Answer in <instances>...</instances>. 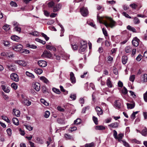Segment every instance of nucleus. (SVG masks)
Here are the masks:
<instances>
[{"instance_id": "1", "label": "nucleus", "mask_w": 147, "mask_h": 147, "mask_svg": "<svg viewBox=\"0 0 147 147\" xmlns=\"http://www.w3.org/2000/svg\"><path fill=\"white\" fill-rule=\"evenodd\" d=\"M97 20L99 21V22L100 23L104 24L107 28L110 27L112 28L115 26L116 22L112 18H109L110 23H109L107 21L103 20L102 17H100L98 16H97Z\"/></svg>"}, {"instance_id": "2", "label": "nucleus", "mask_w": 147, "mask_h": 147, "mask_svg": "<svg viewBox=\"0 0 147 147\" xmlns=\"http://www.w3.org/2000/svg\"><path fill=\"white\" fill-rule=\"evenodd\" d=\"M80 47L79 49V52L82 53L84 52L87 47L86 42L84 40H81L80 42Z\"/></svg>"}, {"instance_id": "3", "label": "nucleus", "mask_w": 147, "mask_h": 147, "mask_svg": "<svg viewBox=\"0 0 147 147\" xmlns=\"http://www.w3.org/2000/svg\"><path fill=\"white\" fill-rule=\"evenodd\" d=\"M40 84L38 82H33L32 87L36 91H39L40 89Z\"/></svg>"}, {"instance_id": "4", "label": "nucleus", "mask_w": 147, "mask_h": 147, "mask_svg": "<svg viewBox=\"0 0 147 147\" xmlns=\"http://www.w3.org/2000/svg\"><path fill=\"white\" fill-rule=\"evenodd\" d=\"M11 78L13 80L16 82H18L19 80V78L18 75L16 73H12L10 75Z\"/></svg>"}, {"instance_id": "5", "label": "nucleus", "mask_w": 147, "mask_h": 147, "mask_svg": "<svg viewBox=\"0 0 147 147\" xmlns=\"http://www.w3.org/2000/svg\"><path fill=\"white\" fill-rule=\"evenodd\" d=\"M23 46L21 44H18L13 46L12 49L16 51H20L22 49Z\"/></svg>"}, {"instance_id": "6", "label": "nucleus", "mask_w": 147, "mask_h": 147, "mask_svg": "<svg viewBox=\"0 0 147 147\" xmlns=\"http://www.w3.org/2000/svg\"><path fill=\"white\" fill-rule=\"evenodd\" d=\"M42 56L43 57L50 58L52 56V54L49 51H45L43 52Z\"/></svg>"}, {"instance_id": "7", "label": "nucleus", "mask_w": 147, "mask_h": 147, "mask_svg": "<svg viewBox=\"0 0 147 147\" xmlns=\"http://www.w3.org/2000/svg\"><path fill=\"white\" fill-rule=\"evenodd\" d=\"M82 15L84 16H86L88 14V11L86 8L83 7L80 9Z\"/></svg>"}, {"instance_id": "8", "label": "nucleus", "mask_w": 147, "mask_h": 147, "mask_svg": "<svg viewBox=\"0 0 147 147\" xmlns=\"http://www.w3.org/2000/svg\"><path fill=\"white\" fill-rule=\"evenodd\" d=\"M38 63L40 66L42 67H46L47 65V62L43 60L39 61H38Z\"/></svg>"}, {"instance_id": "9", "label": "nucleus", "mask_w": 147, "mask_h": 147, "mask_svg": "<svg viewBox=\"0 0 147 147\" xmlns=\"http://www.w3.org/2000/svg\"><path fill=\"white\" fill-rule=\"evenodd\" d=\"M22 102L25 105L29 106L31 104V102L30 101L28 100L25 98H23L22 96Z\"/></svg>"}, {"instance_id": "10", "label": "nucleus", "mask_w": 147, "mask_h": 147, "mask_svg": "<svg viewBox=\"0 0 147 147\" xmlns=\"http://www.w3.org/2000/svg\"><path fill=\"white\" fill-rule=\"evenodd\" d=\"M9 55V53L7 52V51L5 52H2L1 53V55L2 56L8 57L9 58L14 57V55L13 53H11L10 55Z\"/></svg>"}, {"instance_id": "11", "label": "nucleus", "mask_w": 147, "mask_h": 147, "mask_svg": "<svg viewBox=\"0 0 147 147\" xmlns=\"http://www.w3.org/2000/svg\"><path fill=\"white\" fill-rule=\"evenodd\" d=\"M70 80L72 83L74 84L76 82V80L74 73L71 72L70 73Z\"/></svg>"}, {"instance_id": "12", "label": "nucleus", "mask_w": 147, "mask_h": 147, "mask_svg": "<svg viewBox=\"0 0 147 147\" xmlns=\"http://www.w3.org/2000/svg\"><path fill=\"white\" fill-rule=\"evenodd\" d=\"M141 82L142 83H144L147 82V74H144L141 77Z\"/></svg>"}, {"instance_id": "13", "label": "nucleus", "mask_w": 147, "mask_h": 147, "mask_svg": "<svg viewBox=\"0 0 147 147\" xmlns=\"http://www.w3.org/2000/svg\"><path fill=\"white\" fill-rule=\"evenodd\" d=\"M7 68L9 69L10 71H13L16 70L17 68L15 65H7Z\"/></svg>"}, {"instance_id": "14", "label": "nucleus", "mask_w": 147, "mask_h": 147, "mask_svg": "<svg viewBox=\"0 0 147 147\" xmlns=\"http://www.w3.org/2000/svg\"><path fill=\"white\" fill-rule=\"evenodd\" d=\"M62 5L61 4H58L54 6L53 9V12H56L59 11Z\"/></svg>"}, {"instance_id": "15", "label": "nucleus", "mask_w": 147, "mask_h": 147, "mask_svg": "<svg viewBox=\"0 0 147 147\" xmlns=\"http://www.w3.org/2000/svg\"><path fill=\"white\" fill-rule=\"evenodd\" d=\"M139 39L137 38H134L132 42L133 45L135 47L138 46L139 45Z\"/></svg>"}, {"instance_id": "16", "label": "nucleus", "mask_w": 147, "mask_h": 147, "mask_svg": "<svg viewBox=\"0 0 147 147\" xmlns=\"http://www.w3.org/2000/svg\"><path fill=\"white\" fill-rule=\"evenodd\" d=\"M15 63L23 66H25L27 65L26 62L23 61H16Z\"/></svg>"}, {"instance_id": "17", "label": "nucleus", "mask_w": 147, "mask_h": 147, "mask_svg": "<svg viewBox=\"0 0 147 147\" xmlns=\"http://www.w3.org/2000/svg\"><path fill=\"white\" fill-rule=\"evenodd\" d=\"M121 100L120 99L116 100L115 102V106L117 108L119 109L121 106Z\"/></svg>"}, {"instance_id": "18", "label": "nucleus", "mask_w": 147, "mask_h": 147, "mask_svg": "<svg viewBox=\"0 0 147 147\" xmlns=\"http://www.w3.org/2000/svg\"><path fill=\"white\" fill-rule=\"evenodd\" d=\"M95 109L96 112L97 113V114L98 115H102V111L100 107H96Z\"/></svg>"}, {"instance_id": "19", "label": "nucleus", "mask_w": 147, "mask_h": 147, "mask_svg": "<svg viewBox=\"0 0 147 147\" xmlns=\"http://www.w3.org/2000/svg\"><path fill=\"white\" fill-rule=\"evenodd\" d=\"M118 125L119 123H118L115 122L108 125V126L110 127L117 128L118 127Z\"/></svg>"}, {"instance_id": "20", "label": "nucleus", "mask_w": 147, "mask_h": 147, "mask_svg": "<svg viewBox=\"0 0 147 147\" xmlns=\"http://www.w3.org/2000/svg\"><path fill=\"white\" fill-rule=\"evenodd\" d=\"M40 79L43 82L46 84H48L49 83V81L48 79L44 76H41L40 77Z\"/></svg>"}, {"instance_id": "21", "label": "nucleus", "mask_w": 147, "mask_h": 147, "mask_svg": "<svg viewBox=\"0 0 147 147\" xmlns=\"http://www.w3.org/2000/svg\"><path fill=\"white\" fill-rule=\"evenodd\" d=\"M127 109H131L134 108L135 106V104L134 102L132 103H127Z\"/></svg>"}, {"instance_id": "22", "label": "nucleus", "mask_w": 147, "mask_h": 147, "mask_svg": "<svg viewBox=\"0 0 147 147\" xmlns=\"http://www.w3.org/2000/svg\"><path fill=\"white\" fill-rule=\"evenodd\" d=\"M128 60V57L126 56H123L122 57V62L123 64L126 63Z\"/></svg>"}, {"instance_id": "23", "label": "nucleus", "mask_w": 147, "mask_h": 147, "mask_svg": "<svg viewBox=\"0 0 147 147\" xmlns=\"http://www.w3.org/2000/svg\"><path fill=\"white\" fill-rule=\"evenodd\" d=\"M20 112L19 110L16 109H13V114L17 117L20 116Z\"/></svg>"}, {"instance_id": "24", "label": "nucleus", "mask_w": 147, "mask_h": 147, "mask_svg": "<svg viewBox=\"0 0 147 147\" xmlns=\"http://www.w3.org/2000/svg\"><path fill=\"white\" fill-rule=\"evenodd\" d=\"M80 44L78 42H76L72 44V49L74 50H77L78 47V46H79Z\"/></svg>"}, {"instance_id": "25", "label": "nucleus", "mask_w": 147, "mask_h": 147, "mask_svg": "<svg viewBox=\"0 0 147 147\" xmlns=\"http://www.w3.org/2000/svg\"><path fill=\"white\" fill-rule=\"evenodd\" d=\"M123 136L124 135L123 134L120 133L117 136V138L115 139L119 141L120 142L121 141Z\"/></svg>"}, {"instance_id": "26", "label": "nucleus", "mask_w": 147, "mask_h": 147, "mask_svg": "<svg viewBox=\"0 0 147 147\" xmlns=\"http://www.w3.org/2000/svg\"><path fill=\"white\" fill-rule=\"evenodd\" d=\"M46 48L47 49H49L51 51L53 50V51H55L56 50V49L55 47L49 45H47Z\"/></svg>"}, {"instance_id": "27", "label": "nucleus", "mask_w": 147, "mask_h": 147, "mask_svg": "<svg viewBox=\"0 0 147 147\" xmlns=\"http://www.w3.org/2000/svg\"><path fill=\"white\" fill-rule=\"evenodd\" d=\"M107 84L109 87L111 88L112 87V84L111 81H110V78H108L107 79Z\"/></svg>"}, {"instance_id": "28", "label": "nucleus", "mask_w": 147, "mask_h": 147, "mask_svg": "<svg viewBox=\"0 0 147 147\" xmlns=\"http://www.w3.org/2000/svg\"><path fill=\"white\" fill-rule=\"evenodd\" d=\"M11 38L13 40L17 42L20 39L19 37L16 35L11 36Z\"/></svg>"}, {"instance_id": "29", "label": "nucleus", "mask_w": 147, "mask_h": 147, "mask_svg": "<svg viewBox=\"0 0 147 147\" xmlns=\"http://www.w3.org/2000/svg\"><path fill=\"white\" fill-rule=\"evenodd\" d=\"M36 142L38 144H42L44 142L43 140L40 138L36 137Z\"/></svg>"}, {"instance_id": "30", "label": "nucleus", "mask_w": 147, "mask_h": 147, "mask_svg": "<svg viewBox=\"0 0 147 147\" xmlns=\"http://www.w3.org/2000/svg\"><path fill=\"white\" fill-rule=\"evenodd\" d=\"M3 29L5 31H8L10 28V26L8 24H5L3 27Z\"/></svg>"}, {"instance_id": "31", "label": "nucleus", "mask_w": 147, "mask_h": 147, "mask_svg": "<svg viewBox=\"0 0 147 147\" xmlns=\"http://www.w3.org/2000/svg\"><path fill=\"white\" fill-rule=\"evenodd\" d=\"M140 133L143 136H146L147 135V129L145 127H144Z\"/></svg>"}, {"instance_id": "32", "label": "nucleus", "mask_w": 147, "mask_h": 147, "mask_svg": "<svg viewBox=\"0 0 147 147\" xmlns=\"http://www.w3.org/2000/svg\"><path fill=\"white\" fill-rule=\"evenodd\" d=\"M105 127L102 125L96 126L95 129L97 130H103L105 129Z\"/></svg>"}, {"instance_id": "33", "label": "nucleus", "mask_w": 147, "mask_h": 147, "mask_svg": "<svg viewBox=\"0 0 147 147\" xmlns=\"http://www.w3.org/2000/svg\"><path fill=\"white\" fill-rule=\"evenodd\" d=\"M127 28V29L133 32H136V30L134 28L132 27L129 25L128 26Z\"/></svg>"}, {"instance_id": "34", "label": "nucleus", "mask_w": 147, "mask_h": 147, "mask_svg": "<svg viewBox=\"0 0 147 147\" xmlns=\"http://www.w3.org/2000/svg\"><path fill=\"white\" fill-rule=\"evenodd\" d=\"M125 50L126 53H128L131 52L132 50V48L130 46H127L125 47Z\"/></svg>"}, {"instance_id": "35", "label": "nucleus", "mask_w": 147, "mask_h": 147, "mask_svg": "<svg viewBox=\"0 0 147 147\" xmlns=\"http://www.w3.org/2000/svg\"><path fill=\"white\" fill-rule=\"evenodd\" d=\"M26 74L27 76L29 77H30L32 78H34V75L30 73L28 71H26Z\"/></svg>"}, {"instance_id": "36", "label": "nucleus", "mask_w": 147, "mask_h": 147, "mask_svg": "<svg viewBox=\"0 0 147 147\" xmlns=\"http://www.w3.org/2000/svg\"><path fill=\"white\" fill-rule=\"evenodd\" d=\"M1 86L2 89L6 93H8L9 92V90L8 88H7L4 85H2Z\"/></svg>"}, {"instance_id": "37", "label": "nucleus", "mask_w": 147, "mask_h": 147, "mask_svg": "<svg viewBox=\"0 0 147 147\" xmlns=\"http://www.w3.org/2000/svg\"><path fill=\"white\" fill-rule=\"evenodd\" d=\"M13 123L17 125L19 124V122L18 119L16 118H13L12 119Z\"/></svg>"}, {"instance_id": "38", "label": "nucleus", "mask_w": 147, "mask_h": 147, "mask_svg": "<svg viewBox=\"0 0 147 147\" xmlns=\"http://www.w3.org/2000/svg\"><path fill=\"white\" fill-rule=\"evenodd\" d=\"M35 71L36 73L37 74H40L42 72V70L39 68H36L35 69Z\"/></svg>"}, {"instance_id": "39", "label": "nucleus", "mask_w": 147, "mask_h": 147, "mask_svg": "<svg viewBox=\"0 0 147 147\" xmlns=\"http://www.w3.org/2000/svg\"><path fill=\"white\" fill-rule=\"evenodd\" d=\"M40 102L46 106H48L49 105V103L47 102L45 100L42 98H41L40 99Z\"/></svg>"}, {"instance_id": "40", "label": "nucleus", "mask_w": 147, "mask_h": 147, "mask_svg": "<svg viewBox=\"0 0 147 147\" xmlns=\"http://www.w3.org/2000/svg\"><path fill=\"white\" fill-rule=\"evenodd\" d=\"M2 119L4 120L5 121H6L8 123H10V120L8 118L4 115H3L1 116Z\"/></svg>"}, {"instance_id": "41", "label": "nucleus", "mask_w": 147, "mask_h": 147, "mask_svg": "<svg viewBox=\"0 0 147 147\" xmlns=\"http://www.w3.org/2000/svg\"><path fill=\"white\" fill-rule=\"evenodd\" d=\"M29 34L32 35L34 36H39V35L38 32L37 31L32 32H31Z\"/></svg>"}, {"instance_id": "42", "label": "nucleus", "mask_w": 147, "mask_h": 147, "mask_svg": "<svg viewBox=\"0 0 147 147\" xmlns=\"http://www.w3.org/2000/svg\"><path fill=\"white\" fill-rule=\"evenodd\" d=\"M139 112V111H137L134 112H133V113H132V114H131V119L132 120H133L134 119H135L136 114H137L138 113V112Z\"/></svg>"}, {"instance_id": "43", "label": "nucleus", "mask_w": 147, "mask_h": 147, "mask_svg": "<svg viewBox=\"0 0 147 147\" xmlns=\"http://www.w3.org/2000/svg\"><path fill=\"white\" fill-rule=\"evenodd\" d=\"M48 6L49 7H53L55 5V3L53 1L49 2L48 4Z\"/></svg>"}, {"instance_id": "44", "label": "nucleus", "mask_w": 147, "mask_h": 147, "mask_svg": "<svg viewBox=\"0 0 147 147\" xmlns=\"http://www.w3.org/2000/svg\"><path fill=\"white\" fill-rule=\"evenodd\" d=\"M81 123V120L80 119H77L76 120H75L74 122V123L76 125H78L80 124Z\"/></svg>"}, {"instance_id": "45", "label": "nucleus", "mask_w": 147, "mask_h": 147, "mask_svg": "<svg viewBox=\"0 0 147 147\" xmlns=\"http://www.w3.org/2000/svg\"><path fill=\"white\" fill-rule=\"evenodd\" d=\"M52 90L54 92L58 94H60L61 92L60 91L59 89L56 88H52Z\"/></svg>"}, {"instance_id": "46", "label": "nucleus", "mask_w": 147, "mask_h": 147, "mask_svg": "<svg viewBox=\"0 0 147 147\" xmlns=\"http://www.w3.org/2000/svg\"><path fill=\"white\" fill-rule=\"evenodd\" d=\"M50 115V112L48 111H46L44 115V117L46 118H48L49 117Z\"/></svg>"}, {"instance_id": "47", "label": "nucleus", "mask_w": 147, "mask_h": 147, "mask_svg": "<svg viewBox=\"0 0 147 147\" xmlns=\"http://www.w3.org/2000/svg\"><path fill=\"white\" fill-rule=\"evenodd\" d=\"M134 22L135 24H137L140 23V21L138 18L135 17L134 18Z\"/></svg>"}, {"instance_id": "48", "label": "nucleus", "mask_w": 147, "mask_h": 147, "mask_svg": "<svg viewBox=\"0 0 147 147\" xmlns=\"http://www.w3.org/2000/svg\"><path fill=\"white\" fill-rule=\"evenodd\" d=\"M11 87L14 90H16L17 89L18 85L15 83H12L11 85Z\"/></svg>"}, {"instance_id": "49", "label": "nucleus", "mask_w": 147, "mask_h": 147, "mask_svg": "<svg viewBox=\"0 0 147 147\" xmlns=\"http://www.w3.org/2000/svg\"><path fill=\"white\" fill-rule=\"evenodd\" d=\"M35 40L36 41L42 43L43 45L45 44L46 43V42L45 41H44L38 38H36Z\"/></svg>"}, {"instance_id": "50", "label": "nucleus", "mask_w": 147, "mask_h": 147, "mask_svg": "<svg viewBox=\"0 0 147 147\" xmlns=\"http://www.w3.org/2000/svg\"><path fill=\"white\" fill-rule=\"evenodd\" d=\"M92 119L96 125L98 124V119L97 117L93 116L92 117Z\"/></svg>"}, {"instance_id": "51", "label": "nucleus", "mask_w": 147, "mask_h": 147, "mask_svg": "<svg viewBox=\"0 0 147 147\" xmlns=\"http://www.w3.org/2000/svg\"><path fill=\"white\" fill-rule=\"evenodd\" d=\"M65 138L67 139H71L72 138V137L70 135H68L67 134H65L64 135Z\"/></svg>"}, {"instance_id": "52", "label": "nucleus", "mask_w": 147, "mask_h": 147, "mask_svg": "<svg viewBox=\"0 0 147 147\" xmlns=\"http://www.w3.org/2000/svg\"><path fill=\"white\" fill-rule=\"evenodd\" d=\"M129 6L134 9H136L138 7L137 5L135 3L131 4Z\"/></svg>"}, {"instance_id": "53", "label": "nucleus", "mask_w": 147, "mask_h": 147, "mask_svg": "<svg viewBox=\"0 0 147 147\" xmlns=\"http://www.w3.org/2000/svg\"><path fill=\"white\" fill-rule=\"evenodd\" d=\"M135 78V76L134 75H131L129 77V80L133 82Z\"/></svg>"}, {"instance_id": "54", "label": "nucleus", "mask_w": 147, "mask_h": 147, "mask_svg": "<svg viewBox=\"0 0 147 147\" xmlns=\"http://www.w3.org/2000/svg\"><path fill=\"white\" fill-rule=\"evenodd\" d=\"M10 5L11 6L17 7L18 5L17 3L14 1H11L10 3Z\"/></svg>"}, {"instance_id": "55", "label": "nucleus", "mask_w": 147, "mask_h": 147, "mask_svg": "<svg viewBox=\"0 0 147 147\" xmlns=\"http://www.w3.org/2000/svg\"><path fill=\"white\" fill-rule=\"evenodd\" d=\"M14 30H16V31L20 33L21 31V28L20 27L18 26L15 27L14 28Z\"/></svg>"}, {"instance_id": "56", "label": "nucleus", "mask_w": 147, "mask_h": 147, "mask_svg": "<svg viewBox=\"0 0 147 147\" xmlns=\"http://www.w3.org/2000/svg\"><path fill=\"white\" fill-rule=\"evenodd\" d=\"M94 145L93 142H92L89 144H87L85 145V147H92Z\"/></svg>"}, {"instance_id": "57", "label": "nucleus", "mask_w": 147, "mask_h": 147, "mask_svg": "<svg viewBox=\"0 0 147 147\" xmlns=\"http://www.w3.org/2000/svg\"><path fill=\"white\" fill-rule=\"evenodd\" d=\"M26 128L29 131H31L33 129V127L29 125H26Z\"/></svg>"}, {"instance_id": "58", "label": "nucleus", "mask_w": 147, "mask_h": 147, "mask_svg": "<svg viewBox=\"0 0 147 147\" xmlns=\"http://www.w3.org/2000/svg\"><path fill=\"white\" fill-rule=\"evenodd\" d=\"M122 14L123 16H124L125 17L127 18H131V17L126 12H123Z\"/></svg>"}, {"instance_id": "59", "label": "nucleus", "mask_w": 147, "mask_h": 147, "mask_svg": "<svg viewBox=\"0 0 147 147\" xmlns=\"http://www.w3.org/2000/svg\"><path fill=\"white\" fill-rule=\"evenodd\" d=\"M41 35L42 37H44L46 41H47L49 39V38L47 36L43 33H41Z\"/></svg>"}, {"instance_id": "60", "label": "nucleus", "mask_w": 147, "mask_h": 147, "mask_svg": "<svg viewBox=\"0 0 147 147\" xmlns=\"http://www.w3.org/2000/svg\"><path fill=\"white\" fill-rule=\"evenodd\" d=\"M77 129V127H70L69 129L70 131L72 132L73 131H76Z\"/></svg>"}, {"instance_id": "61", "label": "nucleus", "mask_w": 147, "mask_h": 147, "mask_svg": "<svg viewBox=\"0 0 147 147\" xmlns=\"http://www.w3.org/2000/svg\"><path fill=\"white\" fill-rule=\"evenodd\" d=\"M6 131L8 135L11 136V129L9 128L7 129Z\"/></svg>"}, {"instance_id": "62", "label": "nucleus", "mask_w": 147, "mask_h": 147, "mask_svg": "<svg viewBox=\"0 0 147 147\" xmlns=\"http://www.w3.org/2000/svg\"><path fill=\"white\" fill-rule=\"evenodd\" d=\"M28 47H30V48L34 49H35L37 48V46L34 45L28 44Z\"/></svg>"}, {"instance_id": "63", "label": "nucleus", "mask_w": 147, "mask_h": 147, "mask_svg": "<svg viewBox=\"0 0 147 147\" xmlns=\"http://www.w3.org/2000/svg\"><path fill=\"white\" fill-rule=\"evenodd\" d=\"M102 31L103 33V34L105 36H108L107 33V30L104 29V28H103L102 29Z\"/></svg>"}, {"instance_id": "64", "label": "nucleus", "mask_w": 147, "mask_h": 147, "mask_svg": "<svg viewBox=\"0 0 147 147\" xmlns=\"http://www.w3.org/2000/svg\"><path fill=\"white\" fill-rule=\"evenodd\" d=\"M144 101L147 102V91L144 94Z\"/></svg>"}]
</instances>
